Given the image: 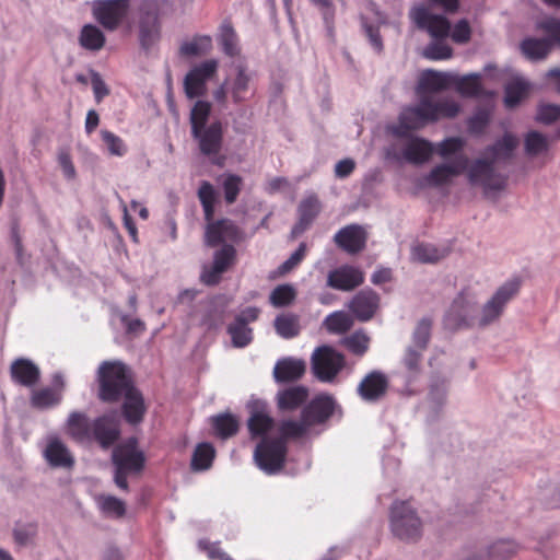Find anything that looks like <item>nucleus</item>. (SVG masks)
Listing matches in <instances>:
<instances>
[{"mask_svg":"<svg viewBox=\"0 0 560 560\" xmlns=\"http://www.w3.org/2000/svg\"><path fill=\"white\" fill-rule=\"evenodd\" d=\"M100 398L103 401H117L124 398L122 413L127 422L142 421L145 405L141 393L135 388L127 368L120 362H103L98 368Z\"/></svg>","mask_w":560,"mask_h":560,"instance_id":"f257e3e1","label":"nucleus"},{"mask_svg":"<svg viewBox=\"0 0 560 560\" xmlns=\"http://www.w3.org/2000/svg\"><path fill=\"white\" fill-rule=\"evenodd\" d=\"M459 104L452 97L421 95L418 104L405 107L399 115V128L417 130L442 118H453L459 113Z\"/></svg>","mask_w":560,"mask_h":560,"instance_id":"f03ea898","label":"nucleus"},{"mask_svg":"<svg viewBox=\"0 0 560 560\" xmlns=\"http://www.w3.org/2000/svg\"><path fill=\"white\" fill-rule=\"evenodd\" d=\"M311 427L312 424L303 412L300 421L288 420L282 422L280 427V439L275 441L264 439L256 446L254 452V459L257 466L268 475H273L280 471L287 454L284 439L302 436L308 431Z\"/></svg>","mask_w":560,"mask_h":560,"instance_id":"7ed1b4c3","label":"nucleus"},{"mask_svg":"<svg viewBox=\"0 0 560 560\" xmlns=\"http://www.w3.org/2000/svg\"><path fill=\"white\" fill-rule=\"evenodd\" d=\"M422 521L409 501H395L389 509V528L394 537L411 542L422 535Z\"/></svg>","mask_w":560,"mask_h":560,"instance_id":"20e7f679","label":"nucleus"},{"mask_svg":"<svg viewBox=\"0 0 560 560\" xmlns=\"http://www.w3.org/2000/svg\"><path fill=\"white\" fill-rule=\"evenodd\" d=\"M112 458L115 466L114 481L118 488L127 490V477L142 470L144 454L138 448L137 441L129 439L114 448Z\"/></svg>","mask_w":560,"mask_h":560,"instance_id":"39448f33","label":"nucleus"},{"mask_svg":"<svg viewBox=\"0 0 560 560\" xmlns=\"http://www.w3.org/2000/svg\"><path fill=\"white\" fill-rule=\"evenodd\" d=\"M520 282L511 280L497 289L491 298L478 308L477 327L485 328L497 323L508 303L517 294Z\"/></svg>","mask_w":560,"mask_h":560,"instance_id":"423d86ee","label":"nucleus"},{"mask_svg":"<svg viewBox=\"0 0 560 560\" xmlns=\"http://www.w3.org/2000/svg\"><path fill=\"white\" fill-rule=\"evenodd\" d=\"M312 371L322 382L330 383L345 368V357L330 346L316 348L311 358Z\"/></svg>","mask_w":560,"mask_h":560,"instance_id":"0eeeda50","label":"nucleus"},{"mask_svg":"<svg viewBox=\"0 0 560 560\" xmlns=\"http://www.w3.org/2000/svg\"><path fill=\"white\" fill-rule=\"evenodd\" d=\"M252 79L253 73L245 67L238 65L235 75L226 79L224 83L213 92L214 101L222 107H226L228 94H230L234 104L245 102L250 92Z\"/></svg>","mask_w":560,"mask_h":560,"instance_id":"6e6552de","label":"nucleus"},{"mask_svg":"<svg viewBox=\"0 0 560 560\" xmlns=\"http://www.w3.org/2000/svg\"><path fill=\"white\" fill-rule=\"evenodd\" d=\"M129 12L130 0H95L92 3L94 19L108 31H115Z\"/></svg>","mask_w":560,"mask_h":560,"instance_id":"1a4fd4ad","label":"nucleus"},{"mask_svg":"<svg viewBox=\"0 0 560 560\" xmlns=\"http://www.w3.org/2000/svg\"><path fill=\"white\" fill-rule=\"evenodd\" d=\"M468 180L471 185L481 186L486 195L499 192L505 187V178L495 173L493 160H476L468 170Z\"/></svg>","mask_w":560,"mask_h":560,"instance_id":"9d476101","label":"nucleus"},{"mask_svg":"<svg viewBox=\"0 0 560 560\" xmlns=\"http://www.w3.org/2000/svg\"><path fill=\"white\" fill-rule=\"evenodd\" d=\"M161 38V23L159 8L154 1H145L142 4L139 22V39L144 49H150Z\"/></svg>","mask_w":560,"mask_h":560,"instance_id":"9b49d317","label":"nucleus"},{"mask_svg":"<svg viewBox=\"0 0 560 560\" xmlns=\"http://www.w3.org/2000/svg\"><path fill=\"white\" fill-rule=\"evenodd\" d=\"M478 307L471 299L460 294L445 315V325L451 329L477 327Z\"/></svg>","mask_w":560,"mask_h":560,"instance_id":"f8f14e48","label":"nucleus"},{"mask_svg":"<svg viewBox=\"0 0 560 560\" xmlns=\"http://www.w3.org/2000/svg\"><path fill=\"white\" fill-rule=\"evenodd\" d=\"M218 67V61L210 59L194 67L186 74L184 90L188 98H196L206 94L207 82L217 73Z\"/></svg>","mask_w":560,"mask_h":560,"instance_id":"ddd939ff","label":"nucleus"},{"mask_svg":"<svg viewBox=\"0 0 560 560\" xmlns=\"http://www.w3.org/2000/svg\"><path fill=\"white\" fill-rule=\"evenodd\" d=\"M468 164V159L458 155L452 163H442L433 167L429 174L422 177L420 186L422 187H440L450 184L454 177L462 174Z\"/></svg>","mask_w":560,"mask_h":560,"instance_id":"4468645a","label":"nucleus"},{"mask_svg":"<svg viewBox=\"0 0 560 560\" xmlns=\"http://www.w3.org/2000/svg\"><path fill=\"white\" fill-rule=\"evenodd\" d=\"M191 135L203 155L215 156L220 153L223 143V126L220 121H213L208 127L192 131Z\"/></svg>","mask_w":560,"mask_h":560,"instance_id":"2eb2a0df","label":"nucleus"},{"mask_svg":"<svg viewBox=\"0 0 560 560\" xmlns=\"http://www.w3.org/2000/svg\"><path fill=\"white\" fill-rule=\"evenodd\" d=\"M91 433L92 440L96 441L102 447H109L120 435L117 416L110 413L96 418L92 422Z\"/></svg>","mask_w":560,"mask_h":560,"instance_id":"dca6fc26","label":"nucleus"},{"mask_svg":"<svg viewBox=\"0 0 560 560\" xmlns=\"http://www.w3.org/2000/svg\"><path fill=\"white\" fill-rule=\"evenodd\" d=\"M411 18L420 28L427 30L434 38H444L450 34L448 21L442 15L430 13L424 8H415Z\"/></svg>","mask_w":560,"mask_h":560,"instance_id":"f3484780","label":"nucleus"},{"mask_svg":"<svg viewBox=\"0 0 560 560\" xmlns=\"http://www.w3.org/2000/svg\"><path fill=\"white\" fill-rule=\"evenodd\" d=\"M65 383L60 374L52 377V387L33 389L31 393V405L37 409H49L60 404Z\"/></svg>","mask_w":560,"mask_h":560,"instance_id":"a211bd4d","label":"nucleus"},{"mask_svg":"<svg viewBox=\"0 0 560 560\" xmlns=\"http://www.w3.org/2000/svg\"><path fill=\"white\" fill-rule=\"evenodd\" d=\"M363 281L364 273L359 268L348 265L330 271L327 277V284L340 291H351Z\"/></svg>","mask_w":560,"mask_h":560,"instance_id":"6ab92c4d","label":"nucleus"},{"mask_svg":"<svg viewBox=\"0 0 560 560\" xmlns=\"http://www.w3.org/2000/svg\"><path fill=\"white\" fill-rule=\"evenodd\" d=\"M380 298L371 289L357 293L348 303V308L360 322L371 319L378 308Z\"/></svg>","mask_w":560,"mask_h":560,"instance_id":"aec40b11","label":"nucleus"},{"mask_svg":"<svg viewBox=\"0 0 560 560\" xmlns=\"http://www.w3.org/2000/svg\"><path fill=\"white\" fill-rule=\"evenodd\" d=\"M434 152L431 142L423 138L411 137L404 141L400 156L408 163L420 165L428 162Z\"/></svg>","mask_w":560,"mask_h":560,"instance_id":"412c9836","label":"nucleus"},{"mask_svg":"<svg viewBox=\"0 0 560 560\" xmlns=\"http://www.w3.org/2000/svg\"><path fill=\"white\" fill-rule=\"evenodd\" d=\"M241 235V230L231 220L223 219L208 222L205 238L209 246H217L228 241H238Z\"/></svg>","mask_w":560,"mask_h":560,"instance_id":"4be33fe9","label":"nucleus"},{"mask_svg":"<svg viewBox=\"0 0 560 560\" xmlns=\"http://www.w3.org/2000/svg\"><path fill=\"white\" fill-rule=\"evenodd\" d=\"M234 257L235 248L232 245H224L215 252L212 267L201 273V281L208 285L217 284L221 275L232 265Z\"/></svg>","mask_w":560,"mask_h":560,"instance_id":"5701e85b","label":"nucleus"},{"mask_svg":"<svg viewBox=\"0 0 560 560\" xmlns=\"http://www.w3.org/2000/svg\"><path fill=\"white\" fill-rule=\"evenodd\" d=\"M387 387L388 380L386 375L380 371H373L361 381L358 386V394L363 400L374 402L385 395Z\"/></svg>","mask_w":560,"mask_h":560,"instance_id":"b1692460","label":"nucleus"},{"mask_svg":"<svg viewBox=\"0 0 560 560\" xmlns=\"http://www.w3.org/2000/svg\"><path fill=\"white\" fill-rule=\"evenodd\" d=\"M450 376L439 373L432 374L428 384L427 405L428 407L438 412L447 401Z\"/></svg>","mask_w":560,"mask_h":560,"instance_id":"393cba45","label":"nucleus"},{"mask_svg":"<svg viewBox=\"0 0 560 560\" xmlns=\"http://www.w3.org/2000/svg\"><path fill=\"white\" fill-rule=\"evenodd\" d=\"M334 240L340 248L350 254H354L364 248L366 233L362 226L350 224L339 230Z\"/></svg>","mask_w":560,"mask_h":560,"instance_id":"a878e982","label":"nucleus"},{"mask_svg":"<svg viewBox=\"0 0 560 560\" xmlns=\"http://www.w3.org/2000/svg\"><path fill=\"white\" fill-rule=\"evenodd\" d=\"M11 378L14 383L25 386H35L40 378L39 368L28 359L20 358L10 366Z\"/></svg>","mask_w":560,"mask_h":560,"instance_id":"bb28decb","label":"nucleus"},{"mask_svg":"<svg viewBox=\"0 0 560 560\" xmlns=\"http://www.w3.org/2000/svg\"><path fill=\"white\" fill-rule=\"evenodd\" d=\"M451 253L447 245H435L432 243H416L410 248V257L420 264H435L446 258Z\"/></svg>","mask_w":560,"mask_h":560,"instance_id":"cd10ccee","label":"nucleus"},{"mask_svg":"<svg viewBox=\"0 0 560 560\" xmlns=\"http://www.w3.org/2000/svg\"><path fill=\"white\" fill-rule=\"evenodd\" d=\"M521 549L520 544L512 539L493 542L487 550L472 555L468 560H508Z\"/></svg>","mask_w":560,"mask_h":560,"instance_id":"c85d7f7f","label":"nucleus"},{"mask_svg":"<svg viewBox=\"0 0 560 560\" xmlns=\"http://www.w3.org/2000/svg\"><path fill=\"white\" fill-rule=\"evenodd\" d=\"M335 400L327 395L314 398L304 409L303 413L312 425L323 423L334 412Z\"/></svg>","mask_w":560,"mask_h":560,"instance_id":"c756f323","label":"nucleus"},{"mask_svg":"<svg viewBox=\"0 0 560 560\" xmlns=\"http://www.w3.org/2000/svg\"><path fill=\"white\" fill-rule=\"evenodd\" d=\"M91 428L89 417L80 411L70 412L65 424L66 433L81 443L92 441Z\"/></svg>","mask_w":560,"mask_h":560,"instance_id":"7c9ffc66","label":"nucleus"},{"mask_svg":"<svg viewBox=\"0 0 560 560\" xmlns=\"http://www.w3.org/2000/svg\"><path fill=\"white\" fill-rule=\"evenodd\" d=\"M44 457L52 467H70L73 464V458L67 446L55 436L48 438Z\"/></svg>","mask_w":560,"mask_h":560,"instance_id":"2f4dec72","label":"nucleus"},{"mask_svg":"<svg viewBox=\"0 0 560 560\" xmlns=\"http://www.w3.org/2000/svg\"><path fill=\"white\" fill-rule=\"evenodd\" d=\"M306 364L301 359L283 358L273 368L277 382H291L299 380L305 373Z\"/></svg>","mask_w":560,"mask_h":560,"instance_id":"473e14b6","label":"nucleus"},{"mask_svg":"<svg viewBox=\"0 0 560 560\" xmlns=\"http://www.w3.org/2000/svg\"><path fill=\"white\" fill-rule=\"evenodd\" d=\"M528 90L529 83L523 77H513L505 85V106L515 107L527 95Z\"/></svg>","mask_w":560,"mask_h":560,"instance_id":"72a5a7b5","label":"nucleus"},{"mask_svg":"<svg viewBox=\"0 0 560 560\" xmlns=\"http://www.w3.org/2000/svg\"><path fill=\"white\" fill-rule=\"evenodd\" d=\"M105 35L94 24H85L79 34V44L82 48L90 51H98L105 45Z\"/></svg>","mask_w":560,"mask_h":560,"instance_id":"f704fd0d","label":"nucleus"},{"mask_svg":"<svg viewBox=\"0 0 560 560\" xmlns=\"http://www.w3.org/2000/svg\"><path fill=\"white\" fill-rule=\"evenodd\" d=\"M308 392L303 386H293L278 394V407L282 410H293L306 401Z\"/></svg>","mask_w":560,"mask_h":560,"instance_id":"c9c22d12","label":"nucleus"},{"mask_svg":"<svg viewBox=\"0 0 560 560\" xmlns=\"http://www.w3.org/2000/svg\"><path fill=\"white\" fill-rule=\"evenodd\" d=\"M550 38H526L521 44L522 52L530 60L546 58L551 49Z\"/></svg>","mask_w":560,"mask_h":560,"instance_id":"e433bc0d","label":"nucleus"},{"mask_svg":"<svg viewBox=\"0 0 560 560\" xmlns=\"http://www.w3.org/2000/svg\"><path fill=\"white\" fill-rule=\"evenodd\" d=\"M320 211V202L316 196L311 195L303 199L299 206L300 221L295 230L303 231L317 217Z\"/></svg>","mask_w":560,"mask_h":560,"instance_id":"4c0bfd02","label":"nucleus"},{"mask_svg":"<svg viewBox=\"0 0 560 560\" xmlns=\"http://www.w3.org/2000/svg\"><path fill=\"white\" fill-rule=\"evenodd\" d=\"M423 353L424 350H420L409 346L406 347V350L401 358V365L408 378H416L420 374Z\"/></svg>","mask_w":560,"mask_h":560,"instance_id":"58836bf2","label":"nucleus"},{"mask_svg":"<svg viewBox=\"0 0 560 560\" xmlns=\"http://www.w3.org/2000/svg\"><path fill=\"white\" fill-rule=\"evenodd\" d=\"M273 325L277 334L284 339L294 338L300 334V318L298 315H278Z\"/></svg>","mask_w":560,"mask_h":560,"instance_id":"ea45409f","label":"nucleus"},{"mask_svg":"<svg viewBox=\"0 0 560 560\" xmlns=\"http://www.w3.org/2000/svg\"><path fill=\"white\" fill-rule=\"evenodd\" d=\"M100 511L107 517H121L126 512L125 502L110 494H100L95 498Z\"/></svg>","mask_w":560,"mask_h":560,"instance_id":"a19ab883","label":"nucleus"},{"mask_svg":"<svg viewBox=\"0 0 560 560\" xmlns=\"http://www.w3.org/2000/svg\"><path fill=\"white\" fill-rule=\"evenodd\" d=\"M212 427L217 436L228 439L238 430V420L231 413H221L212 418Z\"/></svg>","mask_w":560,"mask_h":560,"instance_id":"79ce46f5","label":"nucleus"},{"mask_svg":"<svg viewBox=\"0 0 560 560\" xmlns=\"http://www.w3.org/2000/svg\"><path fill=\"white\" fill-rule=\"evenodd\" d=\"M212 48V38L209 35H198L180 46V54L188 57L201 56Z\"/></svg>","mask_w":560,"mask_h":560,"instance_id":"37998d69","label":"nucleus"},{"mask_svg":"<svg viewBox=\"0 0 560 560\" xmlns=\"http://www.w3.org/2000/svg\"><path fill=\"white\" fill-rule=\"evenodd\" d=\"M518 144V139L512 135H505L494 145L487 150V154L491 156L493 162L509 159Z\"/></svg>","mask_w":560,"mask_h":560,"instance_id":"c03bdc74","label":"nucleus"},{"mask_svg":"<svg viewBox=\"0 0 560 560\" xmlns=\"http://www.w3.org/2000/svg\"><path fill=\"white\" fill-rule=\"evenodd\" d=\"M353 325V319L342 311H336L324 319L325 328L332 334H343Z\"/></svg>","mask_w":560,"mask_h":560,"instance_id":"a18cd8bd","label":"nucleus"},{"mask_svg":"<svg viewBox=\"0 0 560 560\" xmlns=\"http://www.w3.org/2000/svg\"><path fill=\"white\" fill-rule=\"evenodd\" d=\"M219 42L222 47L224 54L230 57H234L238 55V40L237 35L232 27V25L228 22H224L220 27Z\"/></svg>","mask_w":560,"mask_h":560,"instance_id":"49530a36","label":"nucleus"},{"mask_svg":"<svg viewBox=\"0 0 560 560\" xmlns=\"http://www.w3.org/2000/svg\"><path fill=\"white\" fill-rule=\"evenodd\" d=\"M198 197L205 212L206 221H212L217 199V192L213 186L209 182H202L198 189Z\"/></svg>","mask_w":560,"mask_h":560,"instance_id":"de8ad7c7","label":"nucleus"},{"mask_svg":"<svg viewBox=\"0 0 560 560\" xmlns=\"http://www.w3.org/2000/svg\"><path fill=\"white\" fill-rule=\"evenodd\" d=\"M431 327L432 323L430 319H420L412 331L411 341L408 346L425 351L431 337Z\"/></svg>","mask_w":560,"mask_h":560,"instance_id":"09e8293b","label":"nucleus"},{"mask_svg":"<svg viewBox=\"0 0 560 560\" xmlns=\"http://www.w3.org/2000/svg\"><path fill=\"white\" fill-rule=\"evenodd\" d=\"M214 458V448L209 443H200L197 445L192 459L191 467L195 470L208 469Z\"/></svg>","mask_w":560,"mask_h":560,"instance_id":"8fccbe9b","label":"nucleus"},{"mask_svg":"<svg viewBox=\"0 0 560 560\" xmlns=\"http://www.w3.org/2000/svg\"><path fill=\"white\" fill-rule=\"evenodd\" d=\"M456 90L464 96H477L481 93V75L467 74L455 80Z\"/></svg>","mask_w":560,"mask_h":560,"instance_id":"3c124183","label":"nucleus"},{"mask_svg":"<svg viewBox=\"0 0 560 560\" xmlns=\"http://www.w3.org/2000/svg\"><path fill=\"white\" fill-rule=\"evenodd\" d=\"M228 332L235 348H244L253 340V329L242 323H231L228 327Z\"/></svg>","mask_w":560,"mask_h":560,"instance_id":"603ef678","label":"nucleus"},{"mask_svg":"<svg viewBox=\"0 0 560 560\" xmlns=\"http://www.w3.org/2000/svg\"><path fill=\"white\" fill-rule=\"evenodd\" d=\"M296 298V291L291 284L277 285L269 295V302L275 307L290 305Z\"/></svg>","mask_w":560,"mask_h":560,"instance_id":"864d4df0","label":"nucleus"},{"mask_svg":"<svg viewBox=\"0 0 560 560\" xmlns=\"http://www.w3.org/2000/svg\"><path fill=\"white\" fill-rule=\"evenodd\" d=\"M272 424L273 420L264 410H255L248 419V429L253 436H262Z\"/></svg>","mask_w":560,"mask_h":560,"instance_id":"5fc2aeb1","label":"nucleus"},{"mask_svg":"<svg viewBox=\"0 0 560 560\" xmlns=\"http://www.w3.org/2000/svg\"><path fill=\"white\" fill-rule=\"evenodd\" d=\"M211 105L209 102L197 101L190 112L191 132L208 127L207 121L210 115Z\"/></svg>","mask_w":560,"mask_h":560,"instance_id":"6e6d98bb","label":"nucleus"},{"mask_svg":"<svg viewBox=\"0 0 560 560\" xmlns=\"http://www.w3.org/2000/svg\"><path fill=\"white\" fill-rule=\"evenodd\" d=\"M38 533L37 524L34 522L20 524L13 530V537L18 545L28 546L33 544Z\"/></svg>","mask_w":560,"mask_h":560,"instance_id":"4d7b16f0","label":"nucleus"},{"mask_svg":"<svg viewBox=\"0 0 560 560\" xmlns=\"http://www.w3.org/2000/svg\"><path fill=\"white\" fill-rule=\"evenodd\" d=\"M548 149L547 138L537 132L530 131L525 138V151L530 156H536L544 153Z\"/></svg>","mask_w":560,"mask_h":560,"instance_id":"13d9d810","label":"nucleus"},{"mask_svg":"<svg viewBox=\"0 0 560 560\" xmlns=\"http://www.w3.org/2000/svg\"><path fill=\"white\" fill-rule=\"evenodd\" d=\"M101 137L110 155L122 156L127 153V145L120 137L108 130H102Z\"/></svg>","mask_w":560,"mask_h":560,"instance_id":"bf43d9fd","label":"nucleus"},{"mask_svg":"<svg viewBox=\"0 0 560 560\" xmlns=\"http://www.w3.org/2000/svg\"><path fill=\"white\" fill-rule=\"evenodd\" d=\"M446 85L445 75L432 70H429L422 74L420 81V89L428 92H436L444 89Z\"/></svg>","mask_w":560,"mask_h":560,"instance_id":"052dcab7","label":"nucleus"},{"mask_svg":"<svg viewBox=\"0 0 560 560\" xmlns=\"http://www.w3.org/2000/svg\"><path fill=\"white\" fill-rule=\"evenodd\" d=\"M370 338L363 331H355L343 339V345L354 354L362 355L366 352Z\"/></svg>","mask_w":560,"mask_h":560,"instance_id":"680f3d73","label":"nucleus"},{"mask_svg":"<svg viewBox=\"0 0 560 560\" xmlns=\"http://www.w3.org/2000/svg\"><path fill=\"white\" fill-rule=\"evenodd\" d=\"M242 186V178L235 174H229L225 176L223 180V190L224 197L228 203H233L240 191Z\"/></svg>","mask_w":560,"mask_h":560,"instance_id":"e2e57ef3","label":"nucleus"},{"mask_svg":"<svg viewBox=\"0 0 560 560\" xmlns=\"http://www.w3.org/2000/svg\"><path fill=\"white\" fill-rule=\"evenodd\" d=\"M424 56L432 60L448 59L452 56V48L442 42H434L424 49Z\"/></svg>","mask_w":560,"mask_h":560,"instance_id":"0e129e2a","label":"nucleus"},{"mask_svg":"<svg viewBox=\"0 0 560 560\" xmlns=\"http://www.w3.org/2000/svg\"><path fill=\"white\" fill-rule=\"evenodd\" d=\"M463 147V139L458 137L447 138L438 144V153L441 158L446 159L450 155L459 152Z\"/></svg>","mask_w":560,"mask_h":560,"instance_id":"69168bd1","label":"nucleus"},{"mask_svg":"<svg viewBox=\"0 0 560 560\" xmlns=\"http://www.w3.org/2000/svg\"><path fill=\"white\" fill-rule=\"evenodd\" d=\"M560 116V106L555 104H541L538 107L536 119L541 124H552Z\"/></svg>","mask_w":560,"mask_h":560,"instance_id":"338daca9","label":"nucleus"},{"mask_svg":"<svg viewBox=\"0 0 560 560\" xmlns=\"http://www.w3.org/2000/svg\"><path fill=\"white\" fill-rule=\"evenodd\" d=\"M306 253V245L301 243L298 249L280 266V271L287 273L295 268L304 258Z\"/></svg>","mask_w":560,"mask_h":560,"instance_id":"774afa93","label":"nucleus"}]
</instances>
